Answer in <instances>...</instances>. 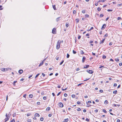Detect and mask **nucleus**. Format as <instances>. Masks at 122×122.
<instances>
[{"instance_id":"32","label":"nucleus","mask_w":122,"mask_h":122,"mask_svg":"<svg viewBox=\"0 0 122 122\" xmlns=\"http://www.w3.org/2000/svg\"><path fill=\"white\" fill-rule=\"evenodd\" d=\"M17 82V81H15L13 82V84L14 85H15V84Z\"/></svg>"},{"instance_id":"17","label":"nucleus","mask_w":122,"mask_h":122,"mask_svg":"<svg viewBox=\"0 0 122 122\" xmlns=\"http://www.w3.org/2000/svg\"><path fill=\"white\" fill-rule=\"evenodd\" d=\"M50 109V107H47L46 110V111H49Z\"/></svg>"},{"instance_id":"23","label":"nucleus","mask_w":122,"mask_h":122,"mask_svg":"<svg viewBox=\"0 0 122 122\" xmlns=\"http://www.w3.org/2000/svg\"><path fill=\"white\" fill-rule=\"evenodd\" d=\"M1 70L3 71H5V69L4 68H2L1 69Z\"/></svg>"},{"instance_id":"54","label":"nucleus","mask_w":122,"mask_h":122,"mask_svg":"<svg viewBox=\"0 0 122 122\" xmlns=\"http://www.w3.org/2000/svg\"><path fill=\"white\" fill-rule=\"evenodd\" d=\"M11 114H10V112H9V113L8 114V116L9 118H10V116Z\"/></svg>"},{"instance_id":"31","label":"nucleus","mask_w":122,"mask_h":122,"mask_svg":"<svg viewBox=\"0 0 122 122\" xmlns=\"http://www.w3.org/2000/svg\"><path fill=\"white\" fill-rule=\"evenodd\" d=\"M64 62V61L62 60V62H61V63H60V65H61Z\"/></svg>"},{"instance_id":"43","label":"nucleus","mask_w":122,"mask_h":122,"mask_svg":"<svg viewBox=\"0 0 122 122\" xmlns=\"http://www.w3.org/2000/svg\"><path fill=\"white\" fill-rule=\"evenodd\" d=\"M117 84L116 83H114V86H117Z\"/></svg>"},{"instance_id":"59","label":"nucleus","mask_w":122,"mask_h":122,"mask_svg":"<svg viewBox=\"0 0 122 122\" xmlns=\"http://www.w3.org/2000/svg\"><path fill=\"white\" fill-rule=\"evenodd\" d=\"M112 42H110L109 43V45L110 46L112 45Z\"/></svg>"},{"instance_id":"49","label":"nucleus","mask_w":122,"mask_h":122,"mask_svg":"<svg viewBox=\"0 0 122 122\" xmlns=\"http://www.w3.org/2000/svg\"><path fill=\"white\" fill-rule=\"evenodd\" d=\"M103 90H100L99 91V92L101 93H102L103 92Z\"/></svg>"},{"instance_id":"50","label":"nucleus","mask_w":122,"mask_h":122,"mask_svg":"<svg viewBox=\"0 0 122 122\" xmlns=\"http://www.w3.org/2000/svg\"><path fill=\"white\" fill-rule=\"evenodd\" d=\"M30 115V113H28L27 114V116H29Z\"/></svg>"},{"instance_id":"41","label":"nucleus","mask_w":122,"mask_h":122,"mask_svg":"<svg viewBox=\"0 0 122 122\" xmlns=\"http://www.w3.org/2000/svg\"><path fill=\"white\" fill-rule=\"evenodd\" d=\"M73 53H74V54H75L76 53V51H75L74 50H73Z\"/></svg>"},{"instance_id":"7","label":"nucleus","mask_w":122,"mask_h":122,"mask_svg":"<svg viewBox=\"0 0 122 122\" xmlns=\"http://www.w3.org/2000/svg\"><path fill=\"white\" fill-rule=\"evenodd\" d=\"M23 71L22 70H20L19 71V73L20 74H22L23 72Z\"/></svg>"},{"instance_id":"48","label":"nucleus","mask_w":122,"mask_h":122,"mask_svg":"<svg viewBox=\"0 0 122 122\" xmlns=\"http://www.w3.org/2000/svg\"><path fill=\"white\" fill-rule=\"evenodd\" d=\"M2 6L0 5V10H2Z\"/></svg>"},{"instance_id":"39","label":"nucleus","mask_w":122,"mask_h":122,"mask_svg":"<svg viewBox=\"0 0 122 122\" xmlns=\"http://www.w3.org/2000/svg\"><path fill=\"white\" fill-rule=\"evenodd\" d=\"M21 111H22V112H26V111H26V110L25 111V110H21Z\"/></svg>"},{"instance_id":"57","label":"nucleus","mask_w":122,"mask_h":122,"mask_svg":"<svg viewBox=\"0 0 122 122\" xmlns=\"http://www.w3.org/2000/svg\"><path fill=\"white\" fill-rule=\"evenodd\" d=\"M77 104H79L81 103V102H77Z\"/></svg>"},{"instance_id":"13","label":"nucleus","mask_w":122,"mask_h":122,"mask_svg":"<svg viewBox=\"0 0 122 122\" xmlns=\"http://www.w3.org/2000/svg\"><path fill=\"white\" fill-rule=\"evenodd\" d=\"M29 96L30 98H32L33 96V95L32 94H30L29 95Z\"/></svg>"},{"instance_id":"26","label":"nucleus","mask_w":122,"mask_h":122,"mask_svg":"<svg viewBox=\"0 0 122 122\" xmlns=\"http://www.w3.org/2000/svg\"><path fill=\"white\" fill-rule=\"evenodd\" d=\"M103 112L105 113H107V111L105 109H103Z\"/></svg>"},{"instance_id":"15","label":"nucleus","mask_w":122,"mask_h":122,"mask_svg":"<svg viewBox=\"0 0 122 122\" xmlns=\"http://www.w3.org/2000/svg\"><path fill=\"white\" fill-rule=\"evenodd\" d=\"M93 29V27H92L90 29H88V30H87L88 31H90L91 30H92Z\"/></svg>"},{"instance_id":"2","label":"nucleus","mask_w":122,"mask_h":122,"mask_svg":"<svg viewBox=\"0 0 122 122\" xmlns=\"http://www.w3.org/2000/svg\"><path fill=\"white\" fill-rule=\"evenodd\" d=\"M86 71L88 72L90 74H92L93 73V71L91 70H87Z\"/></svg>"},{"instance_id":"33","label":"nucleus","mask_w":122,"mask_h":122,"mask_svg":"<svg viewBox=\"0 0 122 122\" xmlns=\"http://www.w3.org/2000/svg\"><path fill=\"white\" fill-rule=\"evenodd\" d=\"M27 121L28 122H31V119H28L27 120Z\"/></svg>"},{"instance_id":"52","label":"nucleus","mask_w":122,"mask_h":122,"mask_svg":"<svg viewBox=\"0 0 122 122\" xmlns=\"http://www.w3.org/2000/svg\"><path fill=\"white\" fill-rule=\"evenodd\" d=\"M42 75L43 77H44L45 76V74L43 73H42Z\"/></svg>"},{"instance_id":"1","label":"nucleus","mask_w":122,"mask_h":122,"mask_svg":"<svg viewBox=\"0 0 122 122\" xmlns=\"http://www.w3.org/2000/svg\"><path fill=\"white\" fill-rule=\"evenodd\" d=\"M60 42L58 41L57 42L56 46V48L57 49H58L60 48Z\"/></svg>"},{"instance_id":"60","label":"nucleus","mask_w":122,"mask_h":122,"mask_svg":"<svg viewBox=\"0 0 122 122\" xmlns=\"http://www.w3.org/2000/svg\"><path fill=\"white\" fill-rule=\"evenodd\" d=\"M76 13V11L75 10H74L73 11V14H75Z\"/></svg>"},{"instance_id":"42","label":"nucleus","mask_w":122,"mask_h":122,"mask_svg":"<svg viewBox=\"0 0 122 122\" xmlns=\"http://www.w3.org/2000/svg\"><path fill=\"white\" fill-rule=\"evenodd\" d=\"M43 99L44 100H46V97H43Z\"/></svg>"},{"instance_id":"12","label":"nucleus","mask_w":122,"mask_h":122,"mask_svg":"<svg viewBox=\"0 0 122 122\" xmlns=\"http://www.w3.org/2000/svg\"><path fill=\"white\" fill-rule=\"evenodd\" d=\"M61 17H58L56 18V21L57 22L58 21L60 20V18Z\"/></svg>"},{"instance_id":"45","label":"nucleus","mask_w":122,"mask_h":122,"mask_svg":"<svg viewBox=\"0 0 122 122\" xmlns=\"http://www.w3.org/2000/svg\"><path fill=\"white\" fill-rule=\"evenodd\" d=\"M81 53L82 54H83L84 53L83 52V51H81Z\"/></svg>"},{"instance_id":"10","label":"nucleus","mask_w":122,"mask_h":122,"mask_svg":"<svg viewBox=\"0 0 122 122\" xmlns=\"http://www.w3.org/2000/svg\"><path fill=\"white\" fill-rule=\"evenodd\" d=\"M89 65H86V66H84L83 67L84 68H87L89 67Z\"/></svg>"},{"instance_id":"51","label":"nucleus","mask_w":122,"mask_h":122,"mask_svg":"<svg viewBox=\"0 0 122 122\" xmlns=\"http://www.w3.org/2000/svg\"><path fill=\"white\" fill-rule=\"evenodd\" d=\"M81 37V36H79V35H78V39H80Z\"/></svg>"},{"instance_id":"3","label":"nucleus","mask_w":122,"mask_h":122,"mask_svg":"<svg viewBox=\"0 0 122 122\" xmlns=\"http://www.w3.org/2000/svg\"><path fill=\"white\" fill-rule=\"evenodd\" d=\"M56 28H53L52 30V33L54 34H55L56 33Z\"/></svg>"},{"instance_id":"46","label":"nucleus","mask_w":122,"mask_h":122,"mask_svg":"<svg viewBox=\"0 0 122 122\" xmlns=\"http://www.w3.org/2000/svg\"><path fill=\"white\" fill-rule=\"evenodd\" d=\"M77 110L78 111H81V109L80 108H79L78 109H77Z\"/></svg>"},{"instance_id":"11","label":"nucleus","mask_w":122,"mask_h":122,"mask_svg":"<svg viewBox=\"0 0 122 122\" xmlns=\"http://www.w3.org/2000/svg\"><path fill=\"white\" fill-rule=\"evenodd\" d=\"M9 118L8 117H6L5 119V122H6V121H7L8 120Z\"/></svg>"},{"instance_id":"29","label":"nucleus","mask_w":122,"mask_h":122,"mask_svg":"<svg viewBox=\"0 0 122 122\" xmlns=\"http://www.w3.org/2000/svg\"><path fill=\"white\" fill-rule=\"evenodd\" d=\"M40 73H38L37 74L36 76H35V78H36L39 75H40Z\"/></svg>"},{"instance_id":"62","label":"nucleus","mask_w":122,"mask_h":122,"mask_svg":"<svg viewBox=\"0 0 122 122\" xmlns=\"http://www.w3.org/2000/svg\"><path fill=\"white\" fill-rule=\"evenodd\" d=\"M82 13H85V11L84 10H83L82 11Z\"/></svg>"},{"instance_id":"37","label":"nucleus","mask_w":122,"mask_h":122,"mask_svg":"<svg viewBox=\"0 0 122 122\" xmlns=\"http://www.w3.org/2000/svg\"><path fill=\"white\" fill-rule=\"evenodd\" d=\"M64 96L65 97H66L67 96V95L66 93H65L64 94Z\"/></svg>"},{"instance_id":"38","label":"nucleus","mask_w":122,"mask_h":122,"mask_svg":"<svg viewBox=\"0 0 122 122\" xmlns=\"http://www.w3.org/2000/svg\"><path fill=\"white\" fill-rule=\"evenodd\" d=\"M71 97H72L74 98L75 97V95H72Z\"/></svg>"},{"instance_id":"19","label":"nucleus","mask_w":122,"mask_h":122,"mask_svg":"<svg viewBox=\"0 0 122 122\" xmlns=\"http://www.w3.org/2000/svg\"><path fill=\"white\" fill-rule=\"evenodd\" d=\"M53 9H54V10H56V9L55 5H53Z\"/></svg>"},{"instance_id":"22","label":"nucleus","mask_w":122,"mask_h":122,"mask_svg":"<svg viewBox=\"0 0 122 122\" xmlns=\"http://www.w3.org/2000/svg\"><path fill=\"white\" fill-rule=\"evenodd\" d=\"M101 8L99 7L97 8V10L98 11H100L101 10Z\"/></svg>"},{"instance_id":"28","label":"nucleus","mask_w":122,"mask_h":122,"mask_svg":"<svg viewBox=\"0 0 122 122\" xmlns=\"http://www.w3.org/2000/svg\"><path fill=\"white\" fill-rule=\"evenodd\" d=\"M102 57L103 58L105 59V58H106V56L105 55H103V56Z\"/></svg>"},{"instance_id":"4","label":"nucleus","mask_w":122,"mask_h":122,"mask_svg":"<svg viewBox=\"0 0 122 122\" xmlns=\"http://www.w3.org/2000/svg\"><path fill=\"white\" fill-rule=\"evenodd\" d=\"M106 25L105 24H103L102 25V28H101V30H102L104 29L106 27Z\"/></svg>"},{"instance_id":"5","label":"nucleus","mask_w":122,"mask_h":122,"mask_svg":"<svg viewBox=\"0 0 122 122\" xmlns=\"http://www.w3.org/2000/svg\"><path fill=\"white\" fill-rule=\"evenodd\" d=\"M59 106L60 107H63V105L62 103L60 102L59 103Z\"/></svg>"},{"instance_id":"36","label":"nucleus","mask_w":122,"mask_h":122,"mask_svg":"<svg viewBox=\"0 0 122 122\" xmlns=\"http://www.w3.org/2000/svg\"><path fill=\"white\" fill-rule=\"evenodd\" d=\"M107 11L109 12L112 11V10L110 9H108L107 10Z\"/></svg>"},{"instance_id":"16","label":"nucleus","mask_w":122,"mask_h":122,"mask_svg":"<svg viewBox=\"0 0 122 122\" xmlns=\"http://www.w3.org/2000/svg\"><path fill=\"white\" fill-rule=\"evenodd\" d=\"M68 121V118H67L65 119L64 120V121H65V122H67Z\"/></svg>"},{"instance_id":"64","label":"nucleus","mask_w":122,"mask_h":122,"mask_svg":"<svg viewBox=\"0 0 122 122\" xmlns=\"http://www.w3.org/2000/svg\"><path fill=\"white\" fill-rule=\"evenodd\" d=\"M117 122H120V120L119 119H118L117 120Z\"/></svg>"},{"instance_id":"9","label":"nucleus","mask_w":122,"mask_h":122,"mask_svg":"<svg viewBox=\"0 0 122 122\" xmlns=\"http://www.w3.org/2000/svg\"><path fill=\"white\" fill-rule=\"evenodd\" d=\"M86 59V58L85 57H83L82 58V62L83 63L85 61Z\"/></svg>"},{"instance_id":"8","label":"nucleus","mask_w":122,"mask_h":122,"mask_svg":"<svg viewBox=\"0 0 122 122\" xmlns=\"http://www.w3.org/2000/svg\"><path fill=\"white\" fill-rule=\"evenodd\" d=\"M35 117H39L40 116L39 114L37 113H36L35 114Z\"/></svg>"},{"instance_id":"14","label":"nucleus","mask_w":122,"mask_h":122,"mask_svg":"<svg viewBox=\"0 0 122 122\" xmlns=\"http://www.w3.org/2000/svg\"><path fill=\"white\" fill-rule=\"evenodd\" d=\"M108 34H107V33H106L104 36V37H105V38L106 37L108 36Z\"/></svg>"},{"instance_id":"35","label":"nucleus","mask_w":122,"mask_h":122,"mask_svg":"<svg viewBox=\"0 0 122 122\" xmlns=\"http://www.w3.org/2000/svg\"><path fill=\"white\" fill-rule=\"evenodd\" d=\"M43 64V63L42 62V63H40V65H39V66H40L41 65H42Z\"/></svg>"},{"instance_id":"6","label":"nucleus","mask_w":122,"mask_h":122,"mask_svg":"<svg viewBox=\"0 0 122 122\" xmlns=\"http://www.w3.org/2000/svg\"><path fill=\"white\" fill-rule=\"evenodd\" d=\"M105 39V38H104V39H103L102 40V41H101L100 43V44H102V43H103Z\"/></svg>"},{"instance_id":"61","label":"nucleus","mask_w":122,"mask_h":122,"mask_svg":"<svg viewBox=\"0 0 122 122\" xmlns=\"http://www.w3.org/2000/svg\"><path fill=\"white\" fill-rule=\"evenodd\" d=\"M103 15L102 14H101L100 15V16L101 17H103Z\"/></svg>"},{"instance_id":"24","label":"nucleus","mask_w":122,"mask_h":122,"mask_svg":"<svg viewBox=\"0 0 122 122\" xmlns=\"http://www.w3.org/2000/svg\"><path fill=\"white\" fill-rule=\"evenodd\" d=\"M40 120L41 121H43L44 120V118L43 117H41L40 119Z\"/></svg>"},{"instance_id":"40","label":"nucleus","mask_w":122,"mask_h":122,"mask_svg":"<svg viewBox=\"0 0 122 122\" xmlns=\"http://www.w3.org/2000/svg\"><path fill=\"white\" fill-rule=\"evenodd\" d=\"M69 25V24H67V23L66 24V27H67Z\"/></svg>"},{"instance_id":"25","label":"nucleus","mask_w":122,"mask_h":122,"mask_svg":"<svg viewBox=\"0 0 122 122\" xmlns=\"http://www.w3.org/2000/svg\"><path fill=\"white\" fill-rule=\"evenodd\" d=\"M89 15H88L86 14L85 15V17H89Z\"/></svg>"},{"instance_id":"34","label":"nucleus","mask_w":122,"mask_h":122,"mask_svg":"<svg viewBox=\"0 0 122 122\" xmlns=\"http://www.w3.org/2000/svg\"><path fill=\"white\" fill-rule=\"evenodd\" d=\"M115 60L116 61H119V60L118 59V58H117L116 59H115Z\"/></svg>"},{"instance_id":"27","label":"nucleus","mask_w":122,"mask_h":122,"mask_svg":"<svg viewBox=\"0 0 122 122\" xmlns=\"http://www.w3.org/2000/svg\"><path fill=\"white\" fill-rule=\"evenodd\" d=\"M70 56V55H69L67 53V58H68Z\"/></svg>"},{"instance_id":"56","label":"nucleus","mask_w":122,"mask_h":122,"mask_svg":"<svg viewBox=\"0 0 122 122\" xmlns=\"http://www.w3.org/2000/svg\"><path fill=\"white\" fill-rule=\"evenodd\" d=\"M5 71H8V69H9V68H5Z\"/></svg>"},{"instance_id":"58","label":"nucleus","mask_w":122,"mask_h":122,"mask_svg":"<svg viewBox=\"0 0 122 122\" xmlns=\"http://www.w3.org/2000/svg\"><path fill=\"white\" fill-rule=\"evenodd\" d=\"M61 93V92H59L57 94V96H58Z\"/></svg>"},{"instance_id":"44","label":"nucleus","mask_w":122,"mask_h":122,"mask_svg":"<svg viewBox=\"0 0 122 122\" xmlns=\"http://www.w3.org/2000/svg\"><path fill=\"white\" fill-rule=\"evenodd\" d=\"M24 80V79L23 78H21L20 80V81H23Z\"/></svg>"},{"instance_id":"55","label":"nucleus","mask_w":122,"mask_h":122,"mask_svg":"<svg viewBox=\"0 0 122 122\" xmlns=\"http://www.w3.org/2000/svg\"><path fill=\"white\" fill-rule=\"evenodd\" d=\"M98 110L97 109H96L94 110V111L96 112H98Z\"/></svg>"},{"instance_id":"53","label":"nucleus","mask_w":122,"mask_h":122,"mask_svg":"<svg viewBox=\"0 0 122 122\" xmlns=\"http://www.w3.org/2000/svg\"><path fill=\"white\" fill-rule=\"evenodd\" d=\"M86 120L87 122H89V119L87 118H86Z\"/></svg>"},{"instance_id":"21","label":"nucleus","mask_w":122,"mask_h":122,"mask_svg":"<svg viewBox=\"0 0 122 122\" xmlns=\"http://www.w3.org/2000/svg\"><path fill=\"white\" fill-rule=\"evenodd\" d=\"M108 103V102L107 100H105L104 102V103L105 104H107Z\"/></svg>"},{"instance_id":"18","label":"nucleus","mask_w":122,"mask_h":122,"mask_svg":"<svg viewBox=\"0 0 122 122\" xmlns=\"http://www.w3.org/2000/svg\"><path fill=\"white\" fill-rule=\"evenodd\" d=\"M76 22L77 23H78L79 21V20L78 19H76Z\"/></svg>"},{"instance_id":"47","label":"nucleus","mask_w":122,"mask_h":122,"mask_svg":"<svg viewBox=\"0 0 122 122\" xmlns=\"http://www.w3.org/2000/svg\"><path fill=\"white\" fill-rule=\"evenodd\" d=\"M52 115V114H49L48 116L49 117H50Z\"/></svg>"},{"instance_id":"30","label":"nucleus","mask_w":122,"mask_h":122,"mask_svg":"<svg viewBox=\"0 0 122 122\" xmlns=\"http://www.w3.org/2000/svg\"><path fill=\"white\" fill-rule=\"evenodd\" d=\"M10 122H15V120L14 119H13L11 121H10Z\"/></svg>"},{"instance_id":"20","label":"nucleus","mask_w":122,"mask_h":122,"mask_svg":"<svg viewBox=\"0 0 122 122\" xmlns=\"http://www.w3.org/2000/svg\"><path fill=\"white\" fill-rule=\"evenodd\" d=\"M117 90H115V91H114L113 92V93H114V94H116L117 93Z\"/></svg>"},{"instance_id":"63","label":"nucleus","mask_w":122,"mask_h":122,"mask_svg":"<svg viewBox=\"0 0 122 122\" xmlns=\"http://www.w3.org/2000/svg\"><path fill=\"white\" fill-rule=\"evenodd\" d=\"M119 65L120 66H122V63H120L119 64Z\"/></svg>"}]
</instances>
